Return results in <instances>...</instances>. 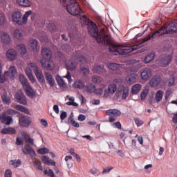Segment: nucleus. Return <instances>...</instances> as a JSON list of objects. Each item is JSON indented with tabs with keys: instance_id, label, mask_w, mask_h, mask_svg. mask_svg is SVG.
Returning a JSON list of instances; mask_svg holds the SVG:
<instances>
[{
	"instance_id": "nucleus-60",
	"label": "nucleus",
	"mask_w": 177,
	"mask_h": 177,
	"mask_svg": "<svg viewBox=\"0 0 177 177\" xmlns=\"http://www.w3.org/2000/svg\"><path fill=\"white\" fill-rule=\"evenodd\" d=\"M135 122L137 127H141V125H143V122L139 118L135 119Z\"/></svg>"
},
{
	"instance_id": "nucleus-9",
	"label": "nucleus",
	"mask_w": 177,
	"mask_h": 177,
	"mask_svg": "<svg viewBox=\"0 0 177 177\" xmlns=\"http://www.w3.org/2000/svg\"><path fill=\"white\" fill-rule=\"evenodd\" d=\"M172 62V56L171 55H162L159 59L158 66L159 67H168Z\"/></svg>"
},
{
	"instance_id": "nucleus-5",
	"label": "nucleus",
	"mask_w": 177,
	"mask_h": 177,
	"mask_svg": "<svg viewBox=\"0 0 177 177\" xmlns=\"http://www.w3.org/2000/svg\"><path fill=\"white\" fill-rule=\"evenodd\" d=\"M32 15V10L26 12L24 16L21 11H15L12 13L11 17L12 21L15 23V24H17L18 26H24V24H27L28 17Z\"/></svg>"
},
{
	"instance_id": "nucleus-62",
	"label": "nucleus",
	"mask_w": 177,
	"mask_h": 177,
	"mask_svg": "<svg viewBox=\"0 0 177 177\" xmlns=\"http://www.w3.org/2000/svg\"><path fill=\"white\" fill-rule=\"evenodd\" d=\"M73 160V156H66L65 157V161L67 163L68 167H70V164H68V161H71Z\"/></svg>"
},
{
	"instance_id": "nucleus-27",
	"label": "nucleus",
	"mask_w": 177,
	"mask_h": 177,
	"mask_svg": "<svg viewBox=\"0 0 177 177\" xmlns=\"http://www.w3.org/2000/svg\"><path fill=\"white\" fill-rule=\"evenodd\" d=\"M41 161H43L44 164H46V165H56V162L52 159H50L49 157L46 156H43Z\"/></svg>"
},
{
	"instance_id": "nucleus-23",
	"label": "nucleus",
	"mask_w": 177,
	"mask_h": 177,
	"mask_svg": "<svg viewBox=\"0 0 177 177\" xmlns=\"http://www.w3.org/2000/svg\"><path fill=\"white\" fill-rule=\"evenodd\" d=\"M10 36H9L8 33L3 32L1 33V42L3 44H6V45H9V44H10Z\"/></svg>"
},
{
	"instance_id": "nucleus-49",
	"label": "nucleus",
	"mask_w": 177,
	"mask_h": 177,
	"mask_svg": "<svg viewBox=\"0 0 177 177\" xmlns=\"http://www.w3.org/2000/svg\"><path fill=\"white\" fill-rule=\"evenodd\" d=\"M148 94H149V88H144V90L142 91L140 95L141 100H145V99H146V97L147 96Z\"/></svg>"
},
{
	"instance_id": "nucleus-36",
	"label": "nucleus",
	"mask_w": 177,
	"mask_h": 177,
	"mask_svg": "<svg viewBox=\"0 0 177 177\" xmlns=\"http://www.w3.org/2000/svg\"><path fill=\"white\" fill-rule=\"evenodd\" d=\"M86 92H88V93H93L95 91V89L96 88V86L92 83H88L86 86Z\"/></svg>"
},
{
	"instance_id": "nucleus-10",
	"label": "nucleus",
	"mask_w": 177,
	"mask_h": 177,
	"mask_svg": "<svg viewBox=\"0 0 177 177\" xmlns=\"http://www.w3.org/2000/svg\"><path fill=\"white\" fill-rule=\"evenodd\" d=\"M106 114L109 115V122H114L115 118L121 115V111L118 109H109L106 111Z\"/></svg>"
},
{
	"instance_id": "nucleus-55",
	"label": "nucleus",
	"mask_w": 177,
	"mask_h": 177,
	"mask_svg": "<svg viewBox=\"0 0 177 177\" xmlns=\"http://www.w3.org/2000/svg\"><path fill=\"white\" fill-rule=\"evenodd\" d=\"M64 78H67L69 84H71V82H73V80L71 79V75L70 74L69 71H67V74L64 76Z\"/></svg>"
},
{
	"instance_id": "nucleus-30",
	"label": "nucleus",
	"mask_w": 177,
	"mask_h": 177,
	"mask_svg": "<svg viewBox=\"0 0 177 177\" xmlns=\"http://www.w3.org/2000/svg\"><path fill=\"white\" fill-rule=\"evenodd\" d=\"M30 49L34 52H37L38 50V41L37 39H31L30 40Z\"/></svg>"
},
{
	"instance_id": "nucleus-8",
	"label": "nucleus",
	"mask_w": 177,
	"mask_h": 177,
	"mask_svg": "<svg viewBox=\"0 0 177 177\" xmlns=\"http://www.w3.org/2000/svg\"><path fill=\"white\" fill-rule=\"evenodd\" d=\"M28 67H31L32 70H33L39 82H45V77L42 74V71L39 70V68L37 67V64L30 62L28 64Z\"/></svg>"
},
{
	"instance_id": "nucleus-41",
	"label": "nucleus",
	"mask_w": 177,
	"mask_h": 177,
	"mask_svg": "<svg viewBox=\"0 0 177 177\" xmlns=\"http://www.w3.org/2000/svg\"><path fill=\"white\" fill-rule=\"evenodd\" d=\"M17 48L20 55H26L27 53V49L26 48V46H24V44H19L17 45Z\"/></svg>"
},
{
	"instance_id": "nucleus-45",
	"label": "nucleus",
	"mask_w": 177,
	"mask_h": 177,
	"mask_svg": "<svg viewBox=\"0 0 177 177\" xmlns=\"http://www.w3.org/2000/svg\"><path fill=\"white\" fill-rule=\"evenodd\" d=\"M153 60H154V53H150L145 58V63H150V62H153Z\"/></svg>"
},
{
	"instance_id": "nucleus-54",
	"label": "nucleus",
	"mask_w": 177,
	"mask_h": 177,
	"mask_svg": "<svg viewBox=\"0 0 177 177\" xmlns=\"http://www.w3.org/2000/svg\"><path fill=\"white\" fill-rule=\"evenodd\" d=\"M49 31H55L56 30V25L53 23H50L48 25Z\"/></svg>"
},
{
	"instance_id": "nucleus-13",
	"label": "nucleus",
	"mask_w": 177,
	"mask_h": 177,
	"mask_svg": "<svg viewBox=\"0 0 177 177\" xmlns=\"http://www.w3.org/2000/svg\"><path fill=\"white\" fill-rule=\"evenodd\" d=\"M15 99H17V102L20 103V104H24V106L27 104V100L22 92H17L15 94Z\"/></svg>"
},
{
	"instance_id": "nucleus-4",
	"label": "nucleus",
	"mask_w": 177,
	"mask_h": 177,
	"mask_svg": "<svg viewBox=\"0 0 177 177\" xmlns=\"http://www.w3.org/2000/svg\"><path fill=\"white\" fill-rule=\"evenodd\" d=\"M43 58L40 60V64L43 68L51 71L55 68V63L52 61V51L48 48H44L41 50Z\"/></svg>"
},
{
	"instance_id": "nucleus-58",
	"label": "nucleus",
	"mask_w": 177,
	"mask_h": 177,
	"mask_svg": "<svg viewBox=\"0 0 177 177\" xmlns=\"http://www.w3.org/2000/svg\"><path fill=\"white\" fill-rule=\"evenodd\" d=\"M77 120L78 121H80V122L85 121V120H86V116H85V115H83V114H80L78 115Z\"/></svg>"
},
{
	"instance_id": "nucleus-35",
	"label": "nucleus",
	"mask_w": 177,
	"mask_h": 177,
	"mask_svg": "<svg viewBox=\"0 0 177 177\" xmlns=\"http://www.w3.org/2000/svg\"><path fill=\"white\" fill-rule=\"evenodd\" d=\"M10 165H12L14 168H17L21 165V160L20 159L18 160H11L9 161Z\"/></svg>"
},
{
	"instance_id": "nucleus-25",
	"label": "nucleus",
	"mask_w": 177,
	"mask_h": 177,
	"mask_svg": "<svg viewBox=\"0 0 177 177\" xmlns=\"http://www.w3.org/2000/svg\"><path fill=\"white\" fill-rule=\"evenodd\" d=\"M2 135H15L16 129L13 127L4 128L1 130Z\"/></svg>"
},
{
	"instance_id": "nucleus-19",
	"label": "nucleus",
	"mask_w": 177,
	"mask_h": 177,
	"mask_svg": "<svg viewBox=\"0 0 177 177\" xmlns=\"http://www.w3.org/2000/svg\"><path fill=\"white\" fill-rule=\"evenodd\" d=\"M160 82H161V77L160 76H155L149 81V85L156 88V86H158Z\"/></svg>"
},
{
	"instance_id": "nucleus-44",
	"label": "nucleus",
	"mask_w": 177,
	"mask_h": 177,
	"mask_svg": "<svg viewBox=\"0 0 177 177\" xmlns=\"http://www.w3.org/2000/svg\"><path fill=\"white\" fill-rule=\"evenodd\" d=\"M108 89L109 90L111 95H114L117 91V86L114 84H111L108 86Z\"/></svg>"
},
{
	"instance_id": "nucleus-64",
	"label": "nucleus",
	"mask_w": 177,
	"mask_h": 177,
	"mask_svg": "<svg viewBox=\"0 0 177 177\" xmlns=\"http://www.w3.org/2000/svg\"><path fill=\"white\" fill-rule=\"evenodd\" d=\"M93 82H94V84H101L102 82V80H100L99 78L97 77H93V80H92Z\"/></svg>"
},
{
	"instance_id": "nucleus-18",
	"label": "nucleus",
	"mask_w": 177,
	"mask_h": 177,
	"mask_svg": "<svg viewBox=\"0 0 177 177\" xmlns=\"http://www.w3.org/2000/svg\"><path fill=\"white\" fill-rule=\"evenodd\" d=\"M138 75L133 73L126 77V82L127 84H135V82H138Z\"/></svg>"
},
{
	"instance_id": "nucleus-29",
	"label": "nucleus",
	"mask_w": 177,
	"mask_h": 177,
	"mask_svg": "<svg viewBox=\"0 0 177 177\" xmlns=\"http://www.w3.org/2000/svg\"><path fill=\"white\" fill-rule=\"evenodd\" d=\"M31 68H32L28 66V68H27L26 70V74L28 78H29L30 81L34 84V82H35V78H34V76L32 75V71H31Z\"/></svg>"
},
{
	"instance_id": "nucleus-26",
	"label": "nucleus",
	"mask_w": 177,
	"mask_h": 177,
	"mask_svg": "<svg viewBox=\"0 0 177 177\" xmlns=\"http://www.w3.org/2000/svg\"><path fill=\"white\" fill-rule=\"evenodd\" d=\"M67 68L71 71H74L77 68V64L73 62V59H69L68 61L65 62Z\"/></svg>"
},
{
	"instance_id": "nucleus-51",
	"label": "nucleus",
	"mask_w": 177,
	"mask_h": 177,
	"mask_svg": "<svg viewBox=\"0 0 177 177\" xmlns=\"http://www.w3.org/2000/svg\"><path fill=\"white\" fill-rule=\"evenodd\" d=\"M94 93H95L97 96H102V95H103V88H94Z\"/></svg>"
},
{
	"instance_id": "nucleus-28",
	"label": "nucleus",
	"mask_w": 177,
	"mask_h": 177,
	"mask_svg": "<svg viewBox=\"0 0 177 177\" xmlns=\"http://www.w3.org/2000/svg\"><path fill=\"white\" fill-rule=\"evenodd\" d=\"M140 89H142V84H134L131 88L132 95H138V93L140 92Z\"/></svg>"
},
{
	"instance_id": "nucleus-52",
	"label": "nucleus",
	"mask_w": 177,
	"mask_h": 177,
	"mask_svg": "<svg viewBox=\"0 0 177 177\" xmlns=\"http://www.w3.org/2000/svg\"><path fill=\"white\" fill-rule=\"evenodd\" d=\"M168 86H173L174 84H175V77L174 75L171 76V77L167 80Z\"/></svg>"
},
{
	"instance_id": "nucleus-42",
	"label": "nucleus",
	"mask_w": 177,
	"mask_h": 177,
	"mask_svg": "<svg viewBox=\"0 0 177 177\" xmlns=\"http://www.w3.org/2000/svg\"><path fill=\"white\" fill-rule=\"evenodd\" d=\"M15 109L16 110H18L19 111H21L22 113H25L26 114H30V111H28L27 108L21 105H16Z\"/></svg>"
},
{
	"instance_id": "nucleus-3",
	"label": "nucleus",
	"mask_w": 177,
	"mask_h": 177,
	"mask_svg": "<svg viewBox=\"0 0 177 177\" xmlns=\"http://www.w3.org/2000/svg\"><path fill=\"white\" fill-rule=\"evenodd\" d=\"M62 2V5L66 3V10H68L70 15L72 16H77L80 18V20H83L82 13L84 14V11L82 8H81V6L80 3L77 2V0H59Z\"/></svg>"
},
{
	"instance_id": "nucleus-59",
	"label": "nucleus",
	"mask_w": 177,
	"mask_h": 177,
	"mask_svg": "<svg viewBox=\"0 0 177 177\" xmlns=\"http://www.w3.org/2000/svg\"><path fill=\"white\" fill-rule=\"evenodd\" d=\"M4 177H12V170L11 169H7L5 171Z\"/></svg>"
},
{
	"instance_id": "nucleus-16",
	"label": "nucleus",
	"mask_w": 177,
	"mask_h": 177,
	"mask_svg": "<svg viewBox=\"0 0 177 177\" xmlns=\"http://www.w3.org/2000/svg\"><path fill=\"white\" fill-rule=\"evenodd\" d=\"M24 154H29L30 157H35V151L31 147V145H26V147L23 149Z\"/></svg>"
},
{
	"instance_id": "nucleus-48",
	"label": "nucleus",
	"mask_w": 177,
	"mask_h": 177,
	"mask_svg": "<svg viewBox=\"0 0 177 177\" xmlns=\"http://www.w3.org/2000/svg\"><path fill=\"white\" fill-rule=\"evenodd\" d=\"M34 166L37 168V169H39V171H43L44 167H42V163L41 161L39 160H35L33 162Z\"/></svg>"
},
{
	"instance_id": "nucleus-21",
	"label": "nucleus",
	"mask_w": 177,
	"mask_h": 177,
	"mask_svg": "<svg viewBox=\"0 0 177 177\" xmlns=\"http://www.w3.org/2000/svg\"><path fill=\"white\" fill-rule=\"evenodd\" d=\"M24 90L26 91L27 96L30 97V99L35 97L36 93L34 91L31 86H28L24 88Z\"/></svg>"
},
{
	"instance_id": "nucleus-37",
	"label": "nucleus",
	"mask_w": 177,
	"mask_h": 177,
	"mask_svg": "<svg viewBox=\"0 0 177 177\" xmlns=\"http://www.w3.org/2000/svg\"><path fill=\"white\" fill-rule=\"evenodd\" d=\"M68 124H71L73 127H75V128H80V124L75 122V120H74V118H73V116L71 115L68 117Z\"/></svg>"
},
{
	"instance_id": "nucleus-15",
	"label": "nucleus",
	"mask_w": 177,
	"mask_h": 177,
	"mask_svg": "<svg viewBox=\"0 0 177 177\" xmlns=\"http://www.w3.org/2000/svg\"><path fill=\"white\" fill-rule=\"evenodd\" d=\"M6 57L10 62H13V60L17 59V53L15 49H9L6 52Z\"/></svg>"
},
{
	"instance_id": "nucleus-46",
	"label": "nucleus",
	"mask_w": 177,
	"mask_h": 177,
	"mask_svg": "<svg viewBox=\"0 0 177 177\" xmlns=\"http://www.w3.org/2000/svg\"><path fill=\"white\" fill-rule=\"evenodd\" d=\"M1 98L3 102L6 103L7 104H9L10 103V97L8 95V93H4L1 95Z\"/></svg>"
},
{
	"instance_id": "nucleus-43",
	"label": "nucleus",
	"mask_w": 177,
	"mask_h": 177,
	"mask_svg": "<svg viewBox=\"0 0 177 177\" xmlns=\"http://www.w3.org/2000/svg\"><path fill=\"white\" fill-rule=\"evenodd\" d=\"M164 95V93L162 91L159 90L156 92L155 99L156 102H161L162 100V96Z\"/></svg>"
},
{
	"instance_id": "nucleus-14",
	"label": "nucleus",
	"mask_w": 177,
	"mask_h": 177,
	"mask_svg": "<svg viewBox=\"0 0 177 177\" xmlns=\"http://www.w3.org/2000/svg\"><path fill=\"white\" fill-rule=\"evenodd\" d=\"M30 124H31V120H30V118L25 115H21L19 118V125H21V127L27 128V127L30 126Z\"/></svg>"
},
{
	"instance_id": "nucleus-61",
	"label": "nucleus",
	"mask_w": 177,
	"mask_h": 177,
	"mask_svg": "<svg viewBox=\"0 0 177 177\" xmlns=\"http://www.w3.org/2000/svg\"><path fill=\"white\" fill-rule=\"evenodd\" d=\"M80 71L84 74V75H87V74H89V71L88 68L85 67H82L80 68Z\"/></svg>"
},
{
	"instance_id": "nucleus-1",
	"label": "nucleus",
	"mask_w": 177,
	"mask_h": 177,
	"mask_svg": "<svg viewBox=\"0 0 177 177\" xmlns=\"http://www.w3.org/2000/svg\"><path fill=\"white\" fill-rule=\"evenodd\" d=\"M82 19L83 26H87L88 33L91 37L95 38L98 44L101 43L104 44V45H106V44H111V37H110V35L106 33L104 29H102L99 32V29H97L96 24L91 21L86 15H83Z\"/></svg>"
},
{
	"instance_id": "nucleus-17",
	"label": "nucleus",
	"mask_w": 177,
	"mask_h": 177,
	"mask_svg": "<svg viewBox=\"0 0 177 177\" xmlns=\"http://www.w3.org/2000/svg\"><path fill=\"white\" fill-rule=\"evenodd\" d=\"M44 75L48 84L50 85V86L53 88V86H55V79H53L52 74H50L49 72H45Z\"/></svg>"
},
{
	"instance_id": "nucleus-6",
	"label": "nucleus",
	"mask_w": 177,
	"mask_h": 177,
	"mask_svg": "<svg viewBox=\"0 0 177 177\" xmlns=\"http://www.w3.org/2000/svg\"><path fill=\"white\" fill-rule=\"evenodd\" d=\"M177 32V21L171 22L168 25L165 24L160 29L157 30L151 36V38H156L160 35H164V34H172Z\"/></svg>"
},
{
	"instance_id": "nucleus-12",
	"label": "nucleus",
	"mask_w": 177,
	"mask_h": 177,
	"mask_svg": "<svg viewBox=\"0 0 177 177\" xmlns=\"http://www.w3.org/2000/svg\"><path fill=\"white\" fill-rule=\"evenodd\" d=\"M73 59L75 62H77V63H80V64H84V63L86 62V59L82 56L81 51H76L73 56Z\"/></svg>"
},
{
	"instance_id": "nucleus-57",
	"label": "nucleus",
	"mask_w": 177,
	"mask_h": 177,
	"mask_svg": "<svg viewBox=\"0 0 177 177\" xmlns=\"http://www.w3.org/2000/svg\"><path fill=\"white\" fill-rule=\"evenodd\" d=\"M5 23V15L3 13L0 12V26H2Z\"/></svg>"
},
{
	"instance_id": "nucleus-7",
	"label": "nucleus",
	"mask_w": 177,
	"mask_h": 177,
	"mask_svg": "<svg viewBox=\"0 0 177 177\" xmlns=\"http://www.w3.org/2000/svg\"><path fill=\"white\" fill-rule=\"evenodd\" d=\"M16 74H17V71L15 66H10L9 71L6 72L4 75H2V71H0V83L3 84L6 81V77H10L11 80H15Z\"/></svg>"
},
{
	"instance_id": "nucleus-50",
	"label": "nucleus",
	"mask_w": 177,
	"mask_h": 177,
	"mask_svg": "<svg viewBox=\"0 0 177 177\" xmlns=\"http://www.w3.org/2000/svg\"><path fill=\"white\" fill-rule=\"evenodd\" d=\"M37 153L39 154H48V153H49V149L46 147L40 148L37 150Z\"/></svg>"
},
{
	"instance_id": "nucleus-20",
	"label": "nucleus",
	"mask_w": 177,
	"mask_h": 177,
	"mask_svg": "<svg viewBox=\"0 0 177 177\" xmlns=\"http://www.w3.org/2000/svg\"><path fill=\"white\" fill-rule=\"evenodd\" d=\"M93 72L94 73V74H101V75H104V73H106V69H104V66H97L93 67Z\"/></svg>"
},
{
	"instance_id": "nucleus-24",
	"label": "nucleus",
	"mask_w": 177,
	"mask_h": 177,
	"mask_svg": "<svg viewBox=\"0 0 177 177\" xmlns=\"http://www.w3.org/2000/svg\"><path fill=\"white\" fill-rule=\"evenodd\" d=\"M151 77V71L145 70L141 73V78L144 81H147L148 80H150Z\"/></svg>"
},
{
	"instance_id": "nucleus-47",
	"label": "nucleus",
	"mask_w": 177,
	"mask_h": 177,
	"mask_svg": "<svg viewBox=\"0 0 177 177\" xmlns=\"http://www.w3.org/2000/svg\"><path fill=\"white\" fill-rule=\"evenodd\" d=\"M108 67L110 70L115 71L120 68V64L115 63H111L108 65Z\"/></svg>"
},
{
	"instance_id": "nucleus-40",
	"label": "nucleus",
	"mask_w": 177,
	"mask_h": 177,
	"mask_svg": "<svg viewBox=\"0 0 177 177\" xmlns=\"http://www.w3.org/2000/svg\"><path fill=\"white\" fill-rule=\"evenodd\" d=\"M56 81L59 85L60 88H66V82H64V80L60 77L59 75H57L56 77Z\"/></svg>"
},
{
	"instance_id": "nucleus-22",
	"label": "nucleus",
	"mask_w": 177,
	"mask_h": 177,
	"mask_svg": "<svg viewBox=\"0 0 177 177\" xmlns=\"http://www.w3.org/2000/svg\"><path fill=\"white\" fill-rule=\"evenodd\" d=\"M16 2L22 8H30V6L32 5L30 0H16Z\"/></svg>"
},
{
	"instance_id": "nucleus-63",
	"label": "nucleus",
	"mask_w": 177,
	"mask_h": 177,
	"mask_svg": "<svg viewBox=\"0 0 177 177\" xmlns=\"http://www.w3.org/2000/svg\"><path fill=\"white\" fill-rule=\"evenodd\" d=\"M24 142H23V140H21V138H17V142H16V145L17 146H21V145H24Z\"/></svg>"
},
{
	"instance_id": "nucleus-38",
	"label": "nucleus",
	"mask_w": 177,
	"mask_h": 177,
	"mask_svg": "<svg viewBox=\"0 0 177 177\" xmlns=\"http://www.w3.org/2000/svg\"><path fill=\"white\" fill-rule=\"evenodd\" d=\"M22 138L25 139L26 143H30V145H34V139L31 138L30 136L27 133H23Z\"/></svg>"
},
{
	"instance_id": "nucleus-34",
	"label": "nucleus",
	"mask_w": 177,
	"mask_h": 177,
	"mask_svg": "<svg viewBox=\"0 0 177 177\" xmlns=\"http://www.w3.org/2000/svg\"><path fill=\"white\" fill-rule=\"evenodd\" d=\"M73 86L77 88V89H83V88H85V83L82 80H77L74 82Z\"/></svg>"
},
{
	"instance_id": "nucleus-53",
	"label": "nucleus",
	"mask_w": 177,
	"mask_h": 177,
	"mask_svg": "<svg viewBox=\"0 0 177 177\" xmlns=\"http://www.w3.org/2000/svg\"><path fill=\"white\" fill-rule=\"evenodd\" d=\"M114 167H111V166H109V167H104L103 169V171H102V174H110V171H111V169H113Z\"/></svg>"
},
{
	"instance_id": "nucleus-33",
	"label": "nucleus",
	"mask_w": 177,
	"mask_h": 177,
	"mask_svg": "<svg viewBox=\"0 0 177 177\" xmlns=\"http://www.w3.org/2000/svg\"><path fill=\"white\" fill-rule=\"evenodd\" d=\"M122 98L123 99V100H127L128 96H129V87L128 86L123 87L122 89Z\"/></svg>"
},
{
	"instance_id": "nucleus-31",
	"label": "nucleus",
	"mask_w": 177,
	"mask_h": 177,
	"mask_svg": "<svg viewBox=\"0 0 177 177\" xmlns=\"http://www.w3.org/2000/svg\"><path fill=\"white\" fill-rule=\"evenodd\" d=\"M19 81L24 88L30 86V83H28V81L24 77V75H19Z\"/></svg>"
},
{
	"instance_id": "nucleus-39",
	"label": "nucleus",
	"mask_w": 177,
	"mask_h": 177,
	"mask_svg": "<svg viewBox=\"0 0 177 177\" xmlns=\"http://www.w3.org/2000/svg\"><path fill=\"white\" fill-rule=\"evenodd\" d=\"M22 138L25 139L26 143H30V145H34V139L31 138L30 136L27 133H23Z\"/></svg>"
},
{
	"instance_id": "nucleus-56",
	"label": "nucleus",
	"mask_w": 177,
	"mask_h": 177,
	"mask_svg": "<svg viewBox=\"0 0 177 177\" xmlns=\"http://www.w3.org/2000/svg\"><path fill=\"white\" fill-rule=\"evenodd\" d=\"M60 113H61L60 118H61L62 121H63V120H64L65 118H67V112L61 111Z\"/></svg>"
},
{
	"instance_id": "nucleus-32",
	"label": "nucleus",
	"mask_w": 177,
	"mask_h": 177,
	"mask_svg": "<svg viewBox=\"0 0 177 177\" xmlns=\"http://www.w3.org/2000/svg\"><path fill=\"white\" fill-rule=\"evenodd\" d=\"M14 37L17 39H19V41H21L24 39L23 32L19 29H16L14 31Z\"/></svg>"
},
{
	"instance_id": "nucleus-2",
	"label": "nucleus",
	"mask_w": 177,
	"mask_h": 177,
	"mask_svg": "<svg viewBox=\"0 0 177 177\" xmlns=\"http://www.w3.org/2000/svg\"><path fill=\"white\" fill-rule=\"evenodd\" d=\"M150 39H151V36L149 35L143 39L142 43L131 46L129 48H118V46L113 44L112 41L111 44H105V45H110L109 50V52L113 53V55H115L117 53H119V55H128V53H131V52H133V50H138V49L142 48V46H143V44H145V42H147V41H150Z\"/></svg>"
},
{
	"instance_id": "nucleus-11",
	"label": "nucleus",
	"mask_w": 177,
	"mask_h": 177,
	"mask_svg": "<svg viewBox=\"0 0 177 177\" xmlns=\"http://www.w3.org/2000/svg\"><path fill=\"white\" fill-rule=\"evenodd\" d=\"M0 120L2 124H5V125H10V124H13V118L12 116L6 115V112H3L0 115Z\"/></svg>"
}]
</instances>
